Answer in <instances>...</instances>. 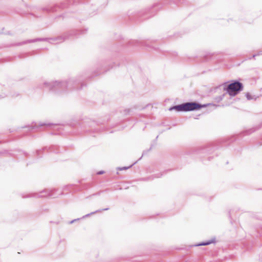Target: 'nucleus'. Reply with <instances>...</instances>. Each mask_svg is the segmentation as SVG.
Masks as SVG:
<instances>
[{
	"instance_id": "nucleus-1",
	"label": "nucleus",
	"mask_w": 262,
	"mask_h": 262,
	"mask_svg": "<svg viewBox=\"0 0 262 262\" xmlns=\"http://www.w3.org/2000/svg\"><path fill=\"white\" fill-rule=\"evenodd\" d=\"M201 105L196 102H187L180 105L174 106L169 108V110H174L178 112H186L198 110Z\"/></svg>"
},
{
	"instance_id": "nucleus-2",
	"label": "nucleus",
	"mask_w": 262,
	"mask_h": 262,
	"mask_svg": "<svg viewBox=\"0 0 262 262\" xmlns=\"http://www.w3.org/2000/svg\"><path fill=\"white\" fill-rule=\"evenodd\" d=\"M243 86L242 83L235 81L230 83L226 89L227 93L232 96L236 95L239 91H242Z\"/></svg>"
},
{
	"instance_id": "nucleus-3",
	"label": "nucleus",
	"mask_w": 262,
	"mask_h": 262,
	"mask_svg": "<svg viewBox=\"0 0 262 262\" xmlns=\"http://www.w3.org/2000/svg\"><path fill=\"white\" fill-rule=\"evenodd\" d=\"M246 97H247L248 100L252 99V97H251V96L250 95V94L249 93H247L246 94Z\"/></svg>"
},
{
	"instance_id": "nucleus-4",
	"label": "nucleus",
	"mask_w": 262,
	"mask_h": 262,
	"mask_svg": "<svg viewBox=\"0 0 262 262\" xmlns=\"http://www.w3.org/2000/svg\"><path fill=\"white\" fill-rule=\"evenodd\" d=\"M211 243L210 242H207V243H202L200 244H199V246H204V245H208L209 244H210Z\"/></svg>"
},
{
	"instance_id": "nucleus-5",
	"label": "nucleus",
	"mask_w": 262,
	"mask_h": 262,
	"mask_svg": "<svg viewBox=\"0 0 262 262\" xmlns=\"http://www.w3.org/2000/svg\"><path fill=\"white\" fill-rule=\"evenodd\" d=\"M127 168H128V167H124L121 168V169H127Z\"/></svg>"
},
{
	"instance_id": "nucleus-6",
	"label": "nucleus",
	"mask_w": 262,
	"mask_h": 262,
	"mask_svg": "<svg viewBox=\"0 0 262 262\" xmlns=\"http://www.w3.org/2000/svg\"><path fill=\"white\" fill-rule=\"evenodd\" d=\"M103 173V171H99L98 173V174H102Z\"/></svg>"
},
{
	"instance_id": "nucleus-7",
	"label": "nucleus",
	"mask_w": 262,
	"mask_h": 262,
	"mask_svg": "<svg viewBox=\"0 0 262 262\" xmlns=\"http://www.w3.org/2000/svg\"><path fill=\"white\" fill-rule=\"evenodd\" d=\"M107 209H108L107 208H106V209H103L102 210H107Z\"/></svg>"
},
{
	"instance_id": "nucleus-8",
	"label": "nucleus",
	"mask_w": 262,
	"mask_h": 262,
	"mask_svg": "<svg viewBox=\"0 0 262 262\" xmlns=\"http://www.w3.org/2000/svg\"><path fill=\"white\" fill-rule=\"evenodd\" d=\"M89 215H90V214H88L86 215L85 216H88Z\"/></svg>"
},
{
	"instance_id": "nucleus-9",
	"label": "nucleus",
	"mask_w": 262,
	"mask_h": 262,
	"mask_svg": "<svg viewBox=\"0 0 262 262\" xmlns=\"http://www.w3.org/2000/svg\"><path fill=\"white\" fill-rule=\"evenodd\" d=\"M74 221H71V223H73V222H74Z\"/></svg>"
}]
</instances>
